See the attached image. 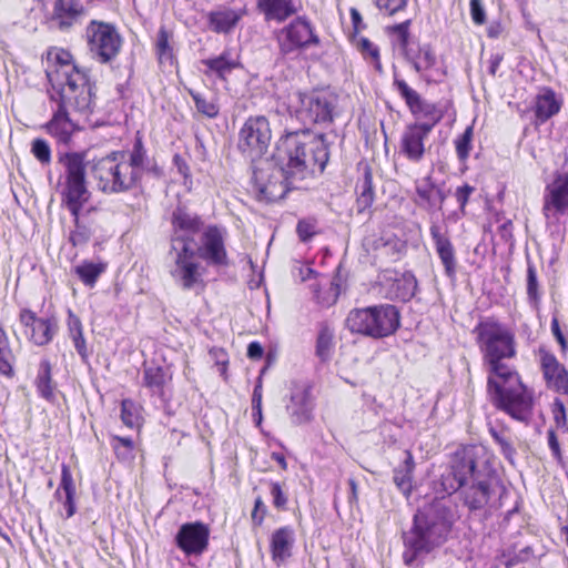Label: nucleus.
I'll return each instance as SVG.
<instances>
[{"label": "nucleus", "mask_w": 568, "mask_h": 568, "mask_svg": "<svg viewBox=\"0 0 568 568\" xmlns=\"http://www.w3.org/2000/svg\"><path fill=\"white\" fill-rule=\"evenodd\" d=\"M433 489L447 496L458 493L470 513L487 514L497 507L504 485L485 446L460 445L449 454Z\"/></svg>", "instance_id": "f257e3e1"}, {"label": "nucleus", "mask_w": 568, "mask_h": 568, "mask_svg": "<svg viewBox=\"0 0 568 568\" xmlns=\"http://www.w3.org/2000/svg\"><path fill=\"white\" fill-rule=\"evenodd\" d=\"M81 155L83 160V180L87 182V170L97 187L104 194H118L136 189L143 174L154 178L162 176V169L148 155L140 132L136 133L132 149L113 151L102 158L91 159L88 151H70L59 154V163L64 168L65 158Z\"/></svg>", "instance_id": "f03ea898"}, {"label": "nucleus", "mask_w": 568, "mask_h": 568, "mask_svg": "<svg viewBox=\"0 0 568 568\" xmlns=\"http://www.w3.org/2000/svg\"><path fill=\"white\" fill-rule=\"evenodd\" d=\"M457 518L456 509L444 497L436 498L418 510L414 516L413 527L403 536L405 565L414 566L419 559L443 546Z\"/></svg>", "instance_id": "7ed1b4c3"}, {"label": "nucleus", "mask_w": 568, "mask_h": 568, "mask_svg": "<svg viewBox=\"0 0 568 568\" xmlns=\"http://www.w3.org/2000/svg\"><path fill=\"white\" fill-rule=\"evenodd\" d=\"M277 158L293 186L305 187L304 180L315 172L322 173L329 151L324 133L310 129L287 132L277 144Z\"/></svg>", "instance_id": "20e7f679"}, {"label": "nucleus", "mask_w": 568, "mask_h": 568, "mask_svg": "<svg viewBox=\"0 0 568 568\" xmlns=\"http://www.w3.org/2000/svg\"><path fill=\"white\" fill-rule=\"evenodd\" d=\"M172 226L171 247L168 252L170 274L183 290H192L202 276L194 236L201 231L203 221L186 207L178 206L172 213Z\"/></svg>", "instance_id": "39448f33"}, {"label": "nucleus", "mask_w": 568, "mask_h": 568, "mask_svg": "<svg viewBox=\"0 0 568 568\" xmlns=\"http://www.w3.org/2000/svg\"><path fill=\"white\" fill-rule=\"evenodd\" d=\"M486 363L489 376L487 392L491 404L511 418L528 424L532 417L534 397L517 371L503 362Z\"/></svg>", "instance_id": "423d86ee"}, {"label": "nucleus", "mask_w": 568, "mask_h": 568, "mask_svg": "<svg viewBox=\"0 0 568 568\" xmlns=\"http://www.w3.org/2000/svg\"><path fill=\"white\" fill-rule=\"evenodd\" d=\"M64 163V191L62 192V202L73 216V230L69 235V241L73 246L87 244L93 230L91 223L81 215L83 205L90 199V191L83 180V160L81 155H69Z\"/></svg>", "instance_id": "0eeeda50"}, {"label": "nucleus", "mask_w": 568, "mask_h": 568, "mask_svg": "<svg viewBox=\"0 0 568 568\" xmlns=\"http://www.w3.org/2000/svg\"><path fill=\"white\" fill-rule=\"evenodd\" d=\"M78 88L73 82L62 92H50V99L57 103L58 109L47 128L49 133L63 144H68L77 131V125L70 119V112L88 113L92 111L94 104V93H89L84 88Z\"/></svg>", "instance_id": "6e6552de"}, {"label": "nucleus", "mask_w": 568, "mask_h": 568, "mask_svg": "<svg viewBox=\"0 0 568 568\" xmlns=\"http://www.w3.org/2000/svg\"><path fill=\"white\" fill-rule=\"evenodd\" d=\"M400 324V315L396 306L381 304L365 308L352 310L346 318L351 332L383 338L393 335Z\"/></svg>", "instance_id": "1a4fd4ad"}, {"label": "nucleus", "mask_w": 568, "mask_h": 568, "mask_svg": "<svg viewBox=\"0 0 568 568\" xmlns=\"http://www.w3.org/2000/svg\"><path fill=\"white\" fill-rule=\"evenodd\" d=\"M475 332L485 363H495L516 355L514 335L498 322H480Z\"/></svg>", "instance_id": "9d476101"}, {"label": "nucleus", "mask_w": 568, "mask_h": 568, "mask_svg": "<svg viewBox=\"0 0 568 568\" xmlns=\"http://www.w3.org/2000/svg\"><path fill=\"white\" fill-rule=\"evenodd\" d=\"M272 130L264 115L250 116L239 133V150L254 162L268 150Z\"/></svg>", "instance_id": "9b49d317"}, {"label": "nucleus", "mask_w": 568, "mask_h": 568, "mask_svg": "<svg viewBox=\"0 0 568 568\" xmlns=\"http://www.w3.org/2000/svg\"><path fill=\"white\" fill-rule=\"evenodd\" d=\"M89 50L100 63L113 61L120 53L122 38L116 29L105 22L92 20L87 27Z\"/></svg>", "instance_id": "f8f14e48"}, {"label": "nucleus", "mask_w": 568, "mask_h": 568, "mask_svg": "<svg viewBox=\"0 0 568 568\" xmlns=\"http://www.w3.org/2000/svg\"><path fill=\"white\" fill-rule=\"evenodd\" d=\"M412 21L405 20L402 23L387 28L389 34L396 37L398 48L405 59L413 65L416 72L422 73L436 64V54L429 44H415L410 41L409 27Z\"/></svg>", "instance_id": "ddd939ff"}, {"label": "nucleus", "mask_w": 568, "mask_h": 568, "mask_svg": "<svg viewBox=\"0 0 568 568\" xmlns=\"http://www.w3.org/2000/svg\"><path fill=\"white\" fill-rule=\"evenodd\" d=\"M253 192L258 201L275 202L283 199L290 190H297L288 183L283 166L270 172V164L265 168L255 166L252 174Z\"/></svg>", "instance_id": "4468645a"}, {"label": "nucleus", "mask_w": 568, "mask_h": 568, "mask_svg": "<svg viewBox=\"0 0 568 568\" xmlns=\"http://www.w3.org/2000/svg\"><path fill=\"white\" fill-rule=\"evenodd\" d=\"M297 118L304 123L329 125L334 119L335 98L325 92L297 93Z\"/></svg>", "instance_id": "2eb2a0df"}, {"label": "nucleus", "mask_w": 568, "mask_h": 568, "mask_svg": "<svg viewBox=\"0 0 568 568\" xmlns=\"http://www.w3.org/2000/svg\"><path fill=\"white\" fill-rule=\"evenodd\" d=\"M71 58V54L67 51L57 53L58 67L54 71H47V77L52 87L50 92H62V90L69 88L74 82L79 87L78 89L84 88L89 93H93V85L88 73L85 70L73 64Z\"/></svg>", "instance_id": "dca6fc26"}, {"label": "nucleus", "mask_w": 568, "mask_h": 568, "mask_svg": "<svg viewBox=\"0 0 568 568\" xmlns=\"http://www.w3.org/2000/svg\"><path fill=\"white\" fill-rule=\"evenodd\" d=\"M280 52L284 55L294 53L320 43L308 20L297 17L277 33Z\"/></svg>", "instance_id": "f3484780"}, {"label": "nucleus", "mask_w": 568, "mask_h": 568, "mask_svg": "<svg viewBox=\"0 0 568 568\" xmlns=\"http://www.w3.org/2000/svg\"><path fill=\"white\" fill-rule=\"evenodd\" d=\"M210 528L201 521L183 524L175 535V544L186 556H200L209 547Z\"/></svg>", "instance_id": "a211bd4d"}, {"label": "nucleus", "mask_w": 568, "mask_h": 568, "mask_svg": "<svg viewBox=\"0 0 568 568\" xmlns=\"http://www.w3.org/2000/svg\"><path fill=\"white\" fill-rule=\"evenodd\" d=\"M196 256L204 260L209 265H227V254L224 246V239L217 226H209L201 236V245L195 243Z\"/></svg>", "instance_id": "6ab92c4d"}, {"label": "nucleus", "mask_w": 568, "mask_h": 568, "mask_svg": "<svg viewBox=\"0 0 568 568\" xmlns=\"http://www.w3.org/2000/svg\"><path fill=\"white\" fill-rule=\"evenodd\" d=\"M568 211V174L557 173L545 189L542 213L546 219L557 217Z\"/></svg>", "instance_id": "aec40b11"}, {"label": "nucleus", "mask_w": 568, "mask_h": 568, "mask_svg": "<svg viewBox=\"0 0 568 568\" xmlns=\"http://www.w3.org/2000/svg\"><path fill=\"white\" fill-rule=\"evenodd\" d=\"M538 354L540 369L547 388L562 395H568L567 368L557 359L555 354L546 348L540 347Z\"/></svg>", "instance_id": "412c9836"}, {"label": "nucleus", "mask_w": 568, "mask_h": 568, "mask_svg": "<svg viewBox=\"0 0 568 568\" xmlns=\"http://www.w3.org/2000/svg\"><path fill=\"white\" fill-rule=\"evenodd\" d=\"M19 320L26 328V335L38 346L49 344L57 333L54 321L37 317L36 313L30 310H22Z\"/></svg>", "instance_id": "4be33fe9"}, {"label": "nucleus", "mask_w": 568, "mask_h": 568, "mask_svg": "<svg viewBox=\"0 0 568 568\" xmlns=\"http://www.w3.org/2000/svg\"><path fill=\"white\" fill-rule=\"evenodd\" d=\"M430 132L428 125H419L418 122L407 125L399 141L400 153L412 162H420L426 151L425 140Z\"/></svg>", "instance_id": "5701e85b"}, {"label": "nucleus", "mask_w": 568, "mask_h": 568, "mask_svg": "<svg viewBox=\"0 0 568 568\" xmlns=\"http://www.w3.org/2000/svg\"><path fill=\"white\" fill-rule=\"evenodd\" d=\"M429 233L435 246V251L444 266L446 276L454 278L457 271V258L455 247L450 239L437 223H432Z\"/></svg>", "instance_id": "b1692460"}, {"label": "nucleus", "mask_w": 568, "mask_h": 568, "mask_svg": "<svg viewBox=\"0 0 568 568\" xmlns=\"http://www.w3.org/2000/svg\"><path fill=\"white\" fill-rule=\"evenodd\" d=\"M83 6L80 0H58L54 4L52 23L59 29H69L82 14Z\"/></svg>", "instance_id": "393cba45"}, {"label": "nucleus", "mask_w": 568, "mask_h": 568, "mask_svg": "<svg viewBox=\"0 0 568 568\" xmlns=\"http://www.w3.org/2000/svg\"><path fill=\"white\" fill-rule=\"evenodd\" d=\"M292 423L301 425L311 420L313 405L307 389H298L291 396V403L286 407Z\"/></svg>", "instance_id": "a878e982"}, {"label": "nucleus", "mask_w": 568, "mask_h": 568, "mask_svg": "<svg viewBox=\"0 0 568 568\" xmlns=\"http://www.w3.org/2000/svg\"><path fill=\"white\" fill-rule=\"evenodd\" d=\"M294 540V530L291 527L285 526L276 529L271 537L272 559L282 562L291 557Z\"/></svg>", "instance_id": "bb28decb"}, {"label": "nucleus", "mask_w": 568, "mask_h": 568, "mask_svg": "<svg viewBox=\"0 0 568 568\" xmlns=\"http://www.w3.org/2000/svg\"><path fill=\"white\" fill-rule=\"evenodd\" d=\"M171 381L168 369L156 364H144L142 385L146 387L152 395L164 397V388Z\"/></svg>", "instance_id": "cd10ccee"}, {"label": "nucleus", "mask_w": 568, "mask_h": 568, "mask_svg": "<svg viewBox=\"0 0 568 568\" xmlns=\"http://www.w3.org/2000/svg\"><path fill=\"white\" fill-rule=\"evenodd\" d=\"M201 63L207 68L204 71L205 75L215 74L221 80H225L234 69L241 65L230 50H224L219 57L204 59Z\"/></svg>", "instance_id": "c85d7f7f"}, {"label": "nucleus", "mask_w": 568, "mask_h": 568, "mask_svg": "<svg viewBox=\"0 0 568 568\" xmlns=\"http://www.w3.org/2000/svg\"><path fill=\"white\" fill-rule=\"evenodd\" d=\"M34 385L40 397L50 403L57 400V383L52 378V365L49 359L40 362Z\"/></svg>", "instance_id": "c756f323"}, {"label": "nucleus", "mask_w": 568, "mask_h": 568, "mask_svg": "<svg viewBox=\"0 0 568 568\" xmlns=\"http://www.w3.org/2000/svg\"><path fill=\"white\" fill-rule=\"evenodd\" d=\"M241 17V12L230 8L211 11L207 16L209 27L216 33H230Z\"/></svg>", "instance_id": "7c9ffc66"}, {"label": "nucleus", "mask_w": 568, "mask_h": 568, "mask_svg": "<svg viewBox=\"0 0 568 568\" xmlns=\"http://www.w3.org/2000/svg\"><path fill=\"white\" fill-rule=\"evenodd\" d=\"M405 458L402 464L393 470V481L396 487L408 497L413 489V476L415 470V462L412 453L405 450Z\"/></svg>", "instance_id": "2f4dec72"}, {"label": "nucleus", "mask_w": 568, "mask_h": 568, "mask_svg": "<svg viewBox=\"0 0 568 568\" xmlns=\"http://www.w3.org/2000/svg\"><path fill=\"white\" fill-rule=\"evenodd\" d=\"M257 8L267 20L284 21L296 12L293 0H257Z\"/></svg>", "instance_id": "473e14b6"}, {"label": "nucleus", "mask_w": 568, "mask_h": 568, "mask_svg": "<svg viewBox=\"0 0 568 568\" xmlns=\"http://www.w3.org/2000/svg\"><path fill=\"white\" fill-rule=\"evenodd\" d=\"M61 490H63L64 497H65V499L63 501V506H64L65 513H67L65 518H70L77 511L75 485L73 481V477H72L70 467L65 464H62V466H61V481H60L59 488L57 489V491L54 494L55 497L60 498Z\"/></svg>", "instance_id": "72a5a7b5"}, {"label": "nucleus", "mask_w": 568, "mask_h": 568, "mask_svg": "<svg viewBox=\"0 0 568 568\" xmlns=\"http://www.w3.org/2000/svg\"><path fill=\"white\" fill-rule=\"evenodd\" d=\"M560 108L561 101L556 98L551 89H544L536 98L535 114L540 122H546L557 114Z\"/></svg>", "instance_id": "f704fd0d"}, {"label": "nucleus", "mask_w": 568, "mask_h": 568, "mask_svg": "<svg viewBox=\"0 0 568 568\" xmlns=\"http://www.w3.org/2000/svg\"><path fill=\"white\" fill-rule=\"evenodd\" d=\"M356 193V210L358 213H363L373 205L375 199L372 171L368 166L365 168L363 176L357 181Z\"/></svg>", "instance_id": "c9c22d12"}, {"label": "nucleus", "mask_w": 568, "mask_h": 568, "mask_svg": "<svg viewBox=\"0 0 568 568\" xmlns=\"http://www.w3.org/2000/svg\"><path fill=\"white\" fill-rule=\"evenodd\" d=\"M417 291V280L412 272H405L399 278H396L392 284L390 294L392 297L400 301H410Z\"/></svg>", "instance_id": "e433bc0d"}, {"label": "nucleus", "mask_w": 568, "mask_h": 568, "mask_svg": "<svg viewBox=\"0 0 568 568\" xmlns=\"http://www.w3.org/2000/svg\"><path fill=\"white\" fill-rule=\"evenodd\" d=\"M489 434L494 438L495 443L499 446L503 456L511 464H515V457L517 450L514 446L510 430L504 426H490Z\"/></svg>", "instance_id": "4c0bfd02"}, {"label": "nucleus", "mask_w": 568, "mask_h": 568, "mask_svg": "<svg viewBox=\"0 0 568 568\" xmlns=\"http://www.w3.org/2000/svg\"><path fill=\"white\" fill-rule=\"evenodd\" d=\"M435 193L436 185L429 176L425 178L416 185V194L418 196L416 204L428 212L436 211Z\"/></svg>", "instance_id": "58836bf2"}, {"label": "nucleus", "mask_w": 568, "mask_h": 568, "mask_svg": "<svg viewBox=\"0 0 568 568\" xmlns=\"http://www.w3.org/2000/svg\"><path fill=\"white\" fill-rule=\"evenodd\" d=\"M14 356L9 345V339L3 329L0 328V375L13 376Z\"/></svg>", "instance_id": "ea45409f"}, {"label": "nucleus", "mask_w": 568, "mask_h": 568, "mask_svg": "<svg viewBox=\"0 0 568 568\" xmlns=\"http://www.w3.org/2000/svg\"><path fill=\"white\" fill-rule=\"evenodd\" d=\"M104 266L92 262H83L75 266V273L87 286L92 287L103 273Z\"/></svg>", "instance_id": "a19ab883"}, {"label": "nucleus", "mask_w": 568, "mask_h": 568, "mask_svg": "<svg viewBox=\"0 0 568 568\" xmlns=\"http://www.w3.org/2000/svg\"><path fill=\"white\" fill-rule=\"evenodd\" d=\"M170 37L165 27H161L155 42L156 55L161 63L166 61L172 62L173 60V49L170 45Z\"/></svg>", "instance_id": "79ce46f5"}, {"label": "nucleus", "mask_w": 568, "mask_h": 568, "mask_svg": "<svg viewBox=\"0 0 568 568\" xmlns=\"http://www.w3.org/2000/svg\"><path fill=\"white\" fill-rule=\"evenodd\" d=\"M413 114L417 116H423L427 119L426 122H418L419 125H428L429 131L442 120L443 113L438 110L434 104L428 103L426 101H422L418 109H416Z\"/></svg>", "instance_id": "37998d69"}, {"label": "nucleus", "mask_w": 568, "mask_h": 568, "mask_svg": "<svg viewBox=\"0 0 568 568\" xmlns=\"http://www.w3.org/2000/svg\"><path fill=\"white\" fill-rule=\"evenodd\" d=\"M333 332L329 327L323 326L318 333L316 341V355L322 361H327L331 357L333 349Z\"/></svg>", "instance_id": "c03bdc74"}, {"label": "nucleus", "mask_w": 568, "mask_h": 568, "mask_svg": "<svg viewBox=\"0 0 568 568\" xmlns=\"http://www.w3.org/2000/svg\"><path fill=\"white\" fill-rule=\"evenodd\" d=\"M394 85L396 87L400 97L405 100L412 113L419 108L423 99L419 93L412 89L404 80L395 79Z\"/></svg>", "instance_id": "a18cd8bd"}, {"label": "nucleus", "mask_w": 568, "mask_h": 568, "mask_svg": "<svg viewBox=\"0 0 568 568\" xmlns=\"http://www.w3.org/2000/svg\"><path fill=\"white\" fill-rule=\"evenodd\" d=\"M197 112L205 115L209 119H214L219 115L220 109L213 100H209L197 92H190Z\"/></svg>", "instance_id": "49530a36"}, {"label": "nucleus", "mask_w": 568, "mask_h": 568, "mask_svg": "<svg viewBox=\"0 0 568 568\" xmlns=\"http://www.w3.org/2000/svg\"><path fill=\"white\" fill-rule=\"evenodd\" d=\"M473 135L474 128L473 125H468L463 134L455 140L456 153L462 162H465L469 158Z\"/></svg>", "instance_id": "de8ad7c7"}, {"label": "nucleus", "mask_w": 568, "mask_h": 568, "mask_svg": "<svg viewBox=\"0 0 568 568\" xmlns=\"http://www.w3.org/2000/svg\"><path fill=\"white\" fill-rule=\"evenodd\" d=\"M111 444L119 459L126 460L133 456L134 443L132 438L113 436Z\"/></svg>", "instance_id": "09e8293b"}, {"label": "nucleus", "mask_w": 568, "mask_h": 568, "mask_svg": "<svg viewBox=\"0 0 568 568\" xmlns=\"http://www.w3.org/2000/svg\"><path fill=\"white\" fill-rule=\"evenodd\" d=\"M121 420L129 428L139 426V415L135 404L131 399H123L121 403Z\"/></svg>", "instance_id": "8fccbe9b"}, {"label": "nucleus", "mask_w": 568, "mask_h": 568, "mask_svg": "<svg viewBox=\"0 0 568 568\" xmlns=\"http://www.w3.org/2000/svg\"><path fill=\"white\" fill-rule=\"evenodd\" d=\"M527 295L529 303L537 307L540 301V295L538 292L537 272L535 266L530 263L528 264L527 267Z\"/></svg>", "instance_id": "3c124183"}, {"label": "nucleus", "mask_w": 568, "mask_h": 568, "mask_svg": "<svg viewBox=\"0 0 568 568\" xmlns=\"http://www.w3.org/2000/svg\"><path fill=\"white\" fill-rule=\"evenodd\" d=\"M357 49L361 51L364 58L372 60L376 70H382V64L379 62V50L373 42L366 38H361L357 42Z\"/></svg>", "instance_id": "603ef678"}, {"label": "nucleus", "mask_w": 568, "mask_h": 568, "mask_svg": "<svg viewBox=\"0 0 568 568\" xmlns=\"http://www.w3.org/2000/svg\"><path fill=\"white\" fill-rule=\"evenodd\" d=\"M31 152L41 164H49L51 162V149L45 140H33Z\"/></svg>", "instance_id": "864d4df0"}, {"label": "nucleus", "mask_w": 568, "mask_h": 568, "mask_svg": "<svg viewBox=\"0 0 568 568\" xmlns=\"http://www.w3.org/2000/svg\"><path fill=\"white\" fill-rule=\"evenodd\" d=\"M373 2L387 16H394L407 7L408 0H373Z\"/></svg>", "instance_id": "5fc2aeb1"}, {"label": "nucleus", "mask_w": 568, "mask_h": 568, "mask_svg": "<svg viewBox=\"0 0 568 568\" xmlns=\"http://www.w3.org/2000/svg\"><path fill=\"white\" fill-rule=\"evenodd\" d=\"M315 223L307 220H302L297 223L296 232L302 242L310 241L315 235Z\"/></svg>", "instance_id": "6e6d98bb"}, {"label": "nucleus", "mask_w": 568, "mask_h": 568, "mask_svg": "<svg viewBox=\"0 0 568 568\" xmlns=\"http://www.w3.org/2000/svg\"><path fill=\"white\" fill-rule=\"evenodd\" d=\"M270 493L273 498V505L277 509H284L287 504V497L278 483H271Z\"/></svg>", "instance_id": "4d7b16f0"}, {"label": "nucleus", "mask_w": 568, "mask_h": 568, "mask_svg": "<svg viewBox=\"0 0 568 568\" xmlns=\"http://www.w3.org/2000/svg\"><path fill=\"white\" fill-rule=\"evenodd\" d=\"M470 14L474 23L483 24L486 21V13L481 0H470Z\"/></svg>", "instance_id": "13d9d810"}, {"label": "nucleus", "mask_w": 568, "mask_h": 568, "mask_svg": "<svg viewBox=\"0 0 568 568\" xmlns=\"http://www.w3.org/2000/svg\"><path fill=\"white\" fill-rule=\"evenodd\" d=\"M547 438H548V445H549V448H550V450L552 453L554 458L558 463H561L562 454H561V449H560V444L558 442L557 435H556L554 429H549L547 432Z\"/></svg>", "instance_id": "bf43d9fd"}, {"label": "nucleus", "mask_w": 568, "mask_h": 568, "mask_svg": "<svg viewBox=\"0 0 568 568\" xmlns=\"http://www.w3.org/2000/svg\"><path fill=\"white\" fill-rule=\"evenodd\" d=\"M551 333L556 341L559 343L561 352L565 353L568 349V341L560 329L559 321L557 317H552L551 320Z\"/></svg>", "instance_id": "052dcab7"}, {"label": "nucleus", "mask_w": 568, "mask_h": 568, "mask_svg": "<svg viewBox=\"0 0 568 568\" xmlns=\"http://www.w3.org/2000/svg\"><path fill=\"white\" fill-rule=\"evenodd\" d=\"M552 414L555 423L558 427L566 425V408L560 399H556L552 405Z\"/></svg>", "instance_id": "680f3d73"}, {"label": "nucleus", "mask_w": 568, "mask_h": 568, "mask_svg": "<svg viewBox=\"0 0 568 568\" xmlns=\"http://www.w3.org/2000/svg\"><path fill=\"white\" fill-rule=\"evenodd\" d=\"M267 511L265 504L261 497H257L254 503V509L252 511V520L255 525H262L264 516Z\"/></svg>", "instance_id": "e2e57ef3"}, {"label": "nucleus", "mask_w": 568, "mask_h": 568, "mask_svg": "<svg viewBox=\"0 0 568 568\" xmlns=\"http://www.w3.org/2000/svg\"><path fill=\"white\" fill-rule=\"evenodd\" d=\"M474 190L475 189L468 184H464L463 186H459L456 190L455 196L462 210H464V207L466 206L469 196L474 192Z\"/></svg>", "instance_id": "0e129e2a"}, {"label": "nucleus", "mask_w": 568, "mask_h": 568, "mask_svg": "<svg viewBox=\"0 0 568 568\" xmlns=\"http://www.w3.org/2000/svg\"><path fill=\"white\" fill-rule=\"evenodd\" d=\"M68 328H69L70 337L83 334L82 324H81L80 318L78 316H75L74 314H72L71 312H70L69 318H68Z\"/></svg>", "instance_id": "69168bd1"}, {"label": "nucleus", "mask_w": 568, "mask_h": 568, "mask_svg": "<svg viewBox=\"0 0 568 568\" xmlns=\"http://www.w3.org/2000/svg\"><path fill=\"white\" fill-rule=\"evenodd\" d=\"M71 339L74 344V348L77 349L78 354L81 356V358L83 361H87L89 353H88L87 343H85V338H84L83 334L78 335V336H72Z\"/></svg>", "instance_id": "338daca9"}, {"label": "nucleus", "mask_w": 568, "mask_h": 568, "mask_svg": "<svg viewBox=\"0 0 568 568\" xmlns=\"http://www.w3.org/2000/svg\"><path fill=\"white\" fill-rule=\"evenodd\" d=\"M260 408H262V378L258 377L257 383L253 390L252 396V409L256 410L260 414Z\"/></svg>", "instance_id": "774afa93"}]
</instances>
